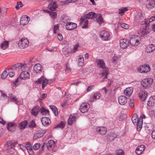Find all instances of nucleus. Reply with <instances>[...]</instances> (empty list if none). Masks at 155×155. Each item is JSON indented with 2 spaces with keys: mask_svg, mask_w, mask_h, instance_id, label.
Returning a JSON list of instances; mask_svg holds the SVG:
<instances>
[{
  "mask_svg": "<svg viewBox=\"0 0 155 155\" xmlns=\"http://www.w3.org/2000/svg\"><path fill=\"white\" fill-rule=\"evenodd\" d=\"M97 66L103 70H108L106 67L105 64L104 60L101 59H97L96 61Z\"/></svg>",
  "mask_w": 155,
  "mask_h": 155,
  "instance_id": "6e6552de",
  "label": "nucleus"
},
{
  "mask_svg": "<svg viewBox=\"0 0 155 155\" xmlns=\"http://www.w3.org/2000/svg\"><path fill=\"white\" fill-rule=\"evenodd\" d=\"M151 30L150 29H148V28H143L141 29L139 31V34L142 37L144 36L145 35L149 34Z\"/></svg>",
  "mask_w": 155,
  "mask_h": 155,
  "instance_id": "4468645a",
  "label": "nucleus"
},
{
  "mask_svg": "<svg viewBox=\"0 0 155 155\" xmlns=\"http://www.w3.org/2000/svg\"><path fill=\"white\" fill-rule=\"evenodd\" d=\"M45 133L46 131L45 130L42 131H38L36 134L34 135V136L33 137V139H37L42 137L45 134Z\"/></svg>",
  "mask_w": 155,
  "mask_h": 155,
  "instance_id": "6ab92c4d",
  "label": "nucleus"
},
{
  "mask_svg": "<svg viewBox=\"0 0 155 155\" xmlns=\"http://www.w3.org/2000/svg\"><path fill=\"white\" fill-rule=\"evenodd\" d=\"M90 105L87 103H84L82 104L80 107L79 110L82 113H84L87 112L90 108Z\"/></svg>",
  "mask_w": 155,
  "mask_h": 155,
  "instance_id": "1a4fd4ad",
  "label": "nucleus"
},
{
  "mask_svg": "<svg viewBox=\"0 0 155 155\" xmlns=\"http://www.w3.org/2000/svg\"><path fill=\"white\" fill-rule=\"evenodd\" d=\"M153 82V79L151 78H145L141 81L142 86L145 89H147L149 87Z\"/></svg>",
  "mask_w": 155,
  "mask_h": 155,
  "instance_id": "20e7f679",
  "label": "nucleus"
},
{
  "mask_svg": "<svg viewBox=\"0 0 155 155\" xmlns=\"http://www.w3.org/2000/svg\"><path fill=\"white\" fill-rule=\"evenodd\" d=\"M117 155H124V152L122 150H119L116 151Z\"/></svg>",
  "mask_w": 155,
  "mask_h": 155,
  "instance_id": "6e6d98bb",
  "label": "nucleus"
},
{
  "mask_svg": "<svg viewBox=\"0 0 155 155\" xmlns=\"http://www.w3.org/2000/svg\"><path fill=\"white\" fill-rule=\"evenodd\" d=\"M40 111V108L38 106H35L31 110V113L35 116L37 115Z\"/></svg>",
  "mask_w": 155,
  "mask_h": 155,
  "instance_id": "bb28decb",
  "label": "nucleus"
},
{
  "mask_svg": "<svg viewBox=\"0 0 155 155\" xmlns=\"http://www.w3.org/2000/svg\"><path fill=\"white\" fill-rule=\"evenodd\" d=\"M119 57H118V56H116L115 55L113 57L112 59V62L114 63H115L116 61V60L118 59Z\"/></svg>",
  "mask_w": 155,
  "mask_h": 155,
  "instance_id": "e2e57ef3",
  "label": "nucleus"
},
{
  "mask_svg": "<svg viewBox=\"0 0 155 155\" xmlns=\"http://www.w3.org/2000/svg\"><path fill=\"white\" fill-rule=\"evenodd\" d=\"M155 103V95L152 96L149 99L147 102V105L150 107L153 106Z\"/></svg>",
  "mask_w": 155,
  "mask_h": 155,
  "instance_id": "a878e982",
  "label": "nucleus"
},
{
  "mask_svg": "<svg viewBox=\"0 0 155 155\" xmlns=\"http://www.w3.org/2000/svg\"><path fill=\"white\" fill-rule=\"evenodd\" d=\"M97 17V14L90 12H89L87 14H85L84 15L81 17L80 18V24H82L86 19H92L94 18H96Z\"/></svg>",
  "mask_w": 155,
  "mask_h": 155,
  "instance_id": "f03ea898",
  "label": "nucleus"
},
{
  "mask_svg": "<svg viewBox=\"0 0 155 155\" xmlns=\"http://www.w3.org/2000/svg\"><path fill=\"white\" fill-rule=\"evenodd\" d=\"M117 135L114 132L109 133L107 136V140L108 141H111L114 140L117 137Z\"/></svg>",
  "mask_w": 155,
  "mask_h": 155,
  "instance_id": "412c9836",
  "label": "nucleus"
},
{
  "mask_svg": "<svg viewBox=\"0 0 155 155\" xmlns=\"http://www.w3.org/2000/svg\"><path fill=\"white\" fill-rule=\"evenodd\" d=\"M77 24L72 22H68L66 25V29L69 30H72L74 29L77 27Z\"/></svg>",
  "mask_w": 155,
  "mask_h": 155,
  "instance_id": "f8f14e48",
  "label": "nucleus"
},
{
  "mask_svg": "<svg viewBox=\"0 0 155 155\" xmlns=\"http://www.w3.org/2000/svg\"><path fill=\"white\" fill-rule=\"evenodd\" d=\"M84 23L82 27V28H86L88 27V20L86 19L84 21Z\"/></svg>",
  "mask_w": 155,
  "mask_h": 155,
  "instance_id": "680f3d73",
  "label": "nucleus"
},
{
  "mask_svg": "<svg viewBox=\"0 0 155 155\" xmlns=\"http://www.w3.org/2000/svg\"><path fill=\"white\" fill-rule=\"evenodd\" d=\"M84 60L82 55L79 56L78 58V64L79 66H82L84 65Z\"/></svg>",
  "mask_w": 155,
  "mask_h": 155,
  "instance_id": "4c0bfd02",
  "label": "nucleus"
},
{
  "mask_svg": "<svg viewBox=\"0 0 155 155\" xmlns=\"http://www.w3.org/2000/svg\"><path fill=\"white\" fill-rule=\"evenodd\" d=\"M128 10V8L126 7L121 9H119V14L122 15L124 12Z\"/></svg>",
  "mask_w": 155,
  "mask_h": 155,
  "instance_id": "09e8293b",
  "label": "nucleus"
},
{
  "mask_svg": "<svg viewBox=\"0 0 155 155\" xmlns=\"http://www.w3.org/2000/svg\"><path fill=\"white\" fill-rule=\"evenodd\" d=\"M47 94H43L42 96L40 97L38 100L40 101L45 99L47 97Z\"/></svg>",
  "mask_w": 155,
  "mask_h": 155,
  "instance_id": "bf43d9fd",
  "label": "nucleus"
},
{
  "mask_svg": "<svg viewBox=\"0 0 155 155\" xmlns=\"http://www.w3.org/2000/svg\"><path fill=\"white\" fill-rule=\"evenodd\" d=\"M133 88L132 87L127 88L124 91V94L127 96L130 95L133 92Z\"/></svg>",
  "mask_w": 155,
  "mask_h": 155,
  "instance_id": "cd10ccee",
  "label": "nucleus"
},
{
  "mask_svg": "<svg viewBox=\"0 0 155 155\" xmlns=\"http://www.w3.org/2000/svg\"><path fill=\"white\" fill-rule=\"evenodd\" d=\"M155 1L154 0H147L146 3V7L149 9H152L154 7Z\"/></svg>",
  "mask_w": 155,
  "mask_h": 155,
  "instance_id": "f3484780",
  "label": "nucleus"
},
{
  "mask_svg": "<svg viewBox=\"0 0 155 155\" xmlns=\"http://www.w3.org/2000/svg\"><path fill=\"white\" fill-rule=\"evenodd\" d=\"M148 94L147 92L144 91H141L139 93V96L141 101H144L146 99Z\"/></svg>",
  "mask_w": 155,
  "mask_h": 155,
  "instance_id": "dca6fc26",
  "label": "nucleus"
},
{
  "mask_svg": "<svg viewBox=\"0 0 155 155\" xmlns=\"http://www.w3.org/2000/svg\"><path fill=\"white\" fill-rule=\"evenodd\" d=\"M8 74H9V75L10 77H13L15 74V73L13 71H9L8 73Z\"/></svg>",
  "mask_w": 155,
  "mask_h": 155,
  "instance_id": "774afa93",
  "label": "nucleus"
},
{
  "mask_svg": "<svg viewBox=\"0 0 155 155\" xmlns=\"http://www.w3.org/2000/svg\"><path fill=\"white\" fill-rule=\"evenodd\" d=\"M100 36L101 39L104 41H108L110 39V33L105 30H102L100 32Z\"/></svg>",
  "mask_w": 155,
  "mask_h": 155,
  "instance_id": "39448f33",
  "label": "nucleus"
},
{
  "mask_svg": "<svg viewBox=\"0 0 155 155\" xmlns=\"http://www.w3.org/2000/svg\"><path fill=\"white\" fill-rule=\"evenodd\" d=\"M143 73L148 72L150 71V67L147 64H144L143 65Z\"/></svg>",
  "mask_w": 155,
  "mask_h": 155,
  "instance_id": "a19ab883",
  "label": "nucleus"
},
{
  "mask_svg": "<svg viewBox=\"0 0 155 155\" xmlns=\"http://www.w3.org/2000/svg\"><path fill=\"white\" fill-rule=\"evenodd\" d=\"M29 44V41L27 38H23L19 41L18 45L20 48H24L28 46Z\"/></svg>",
  "mask_w": 155,
  "mask_h": 155,
  "instance_id": "423d86ee",
  "label": "nucleus"
},
{
  "mask_svg": "<svg viewBox=\"0 0 155 155\" xmlns=\"http://www.w3.org/2000/svg\"><path fill=\"white\" fill-rule=\"evenodd\" d=\"M8 74V73L5 70L1 74V77L3 79H5L7 77Z\"/></svg>",
  "mask_w": 155,
  "mask_h": 155,
  "instance_id": "8fccbe9b",
  "label": "nucleus"
},
{
  "mask_svg": "<svg viewBox=\"0 0 155 155\" xmlns=\"http://www.w3.org/2000/svg\"><path fill=\"white\" fill-rule=\"evenodd\" d=\"M58 24L55 25L54 26V33H56L57 32V31L58 30L59 28Z\"/></svg>",
  "mask_w": 155,
  "mask_h": 155,
  "instance_id": "052dcab7",
  "label": "nucleus"
},
{
  "mask_svg": "<svg viewBox=\"0 0 155 155\" xmlns=\"http://www.w3.org/2000/svg\"><path fill=\"white\" fill-rule=\"evenodd\" d=\"M1 48L4 50L5 49L8 47V42L5 41L2 43L1 45Z\"/></svg>",
  "mask_w": 155,
  "mask_h": 155,
  "instance_id": "79ce46f5",
  "label": "nucleus"
},
{
  "mask_svg": "<svg viewBox=\"0 0 155 155\" xmlns=\"http://www.w3.org/2000/svg\"><path fill=\"white\" fill-rule=\"evenodd\" d=\"M28 126L29 127L32 128L36 127V124L35 121L32 120L28 123Z\"/></svg>",
  "mask_w": 155,
  "mask_h": 155,
  "instance_id": "de8ad7c7",
  "label": "nucleus"
},
{
  "mask_svg": "<svg viewBox=\"0 0 155 155\" xmlns=\"http://www.w3.org/2000/svg\"><path fill=\"white\" fill-rule=\"evenodd\" d=\"M49 9L51 11H55L57 7L56 2H54L52 4L49 5Z\"/></svg>",
  "mask_w": 155,
  "mask_h": 155,
  "instance_id": "e433bc0d",
  "label": "nucleus"
},
{
  "mask_svg": "<svg viewBox=\"0 0 155 155\" xmlns=\"http://www.w3.org/2000/svg\"><path fill=\"white\" fill-rule=\"evenodd\" d=\"M42 66L40 64H36L34 67V71L36 73L41 72L42 71Z\"/></svg>",
  "mask_w": 155,
  "mask_h": 155,
  "instance_id": "b1692460",
  "label": "nucleus"
},
{
  "mask_svg": "<svg viewBox=\"0 0 155 155\" xmlns=\"http://www.w3.org/2000/svg\"><path fill=\"white\" fill-rule=\"evenodd\" d=\"M44 79L43 77H41L38 79L37 81H36L35 82L37 84H40L41 82H42L43 80Z\"/></svg>",
  "mask_w": 155,
  "mask_h": 155,
  "instance_id": "13d9d810",
  "label": "nucleus"
},
{
  "mask_svg": "<svg viewBox=\"0 0 155 155\" xmlns=\"http://www.w3.org/2000/svg\"><path fill=\"white\" fill-rule=\"evenodd\" d=\"M118 100L119 103L121 105H125L127 102V98L124 96H120Z\"/></svg>",
  "mask_w": 155,
  "mask_h": 155,
  "instance_id": "393cba45",
  "label": "nucleus"
},
{
  "mask_svg": "<svg viewBox=\"0 0 155 155\" xmlns=\"http://www.w3.org/2000/svg\"><path fill=\"white\" fill-rule=\"evenodd\" d=\"M65 126V123L63 121H61L59 124L56 125L54 126V128L56 129L60 128L61 129H63Z\"/></svg>",
  "mask_w": 155,
  "mask_h": 155,
  "instance_id": "c9c22d12",
  "label": "nucleus"
},
{
  "mask_svg": "<svg viewBox=\"0 0 155 155\" xmlns=\"http://www.w3.org/2000/svg\"><path fill=\"white\" fill-rule=\"evenodd\" d=\"M103 19L102 16L100 15L97 18L96 20L97 23L99 24H101L103 22Z\"/></svg>",
  "mask_w": 155,
  "mask_h": 155,
  "instance_id": "4d7b16f0",
  "label": "nucleus"
},
{
  "mask_svg": "<svg viewBox=\"0 0 155 155\" xmlns=\"http://www.w3.org/2000/svg\"><path fill=\"white\" fill-rule=\"evenodd\" d=\"M76 117L74 116H71L68 120V123L69 125H71L75 121Z\"/></svg>",
  "mask_w": 155,
  "mask_h": 155,
  "instance_id": "473e14b6",
  "label": "nucleus"
},
{
  "mask_svg": "<svg viewBox=\"0 0 155 155\" xmlns=\"http://www.w3.org/2000/svg\"><path fill=\"white\" fill-rule=\"evenodd\" d=\"M48 81L46 79L43 80L42 82V88L44 89L48 84Z\"/></svg>",
  "mask_w": 155,
  "mask_h": 155,
  "instance_id": "a18cd8bd",
  "label": "nucleus"
},
{
  "mask_svg": "<svg viewBox=\"0 0 155 155\" xmlns=\"http://www.w3.org/2000/svg\"><path fill=\"white\" fill-rule=\"evenodd\" d=\"M50 107L54 113L55 116H57L58 115V110L57 107L53 105H50Z\"/></svg>",
  "mask_w": 155,
  "mask_h": 155,
  "instance_id": "37998d69",
  "label": "nucleus"
},
{
  "mask_svg": "<svg viewBox=\"0 0 155 155\" xmlns=\"http://www.w3.org/2000/svg\"><path fill=\"white\" fill-rule=\"evenodd\" d=\"M101 96V94L100 93L98 92L95 93L90 96L89 101L92 102H94L98 99Z\"/></svg>",
  "mask_w": 155,
  "mask_h": 155,
  "instance_id": "2eb2a0df",
  "label": "nucleus"
},
{
  "mask_svg": "<svg viewBox=\"0 0 155 155\" xmlns=\"http://www.w3.org/2000/svg\"><path fill=\"white\" fill-rule=\"evenodd\" d=\"M8 97L10 99L12 100L13 102H14L15 104H17L18 103V99L13 94L9 93L8 94Z\"/></svg>",
  "mask_w": 155,
  "mask_h": 155,
  "instance_id": "7c9ffc66",
  "label": "nucleus"
},
{
  "mask_svg": "<svg viewBox=\"0 0 155 155\" xmlns=\"http://www.w3.org/2000/svg\"><path fill=\"white\" fill-rule=\"evenodd\" d=\"M47 148L48 150H50L52 147L54 146V142L53 140L49 141L47 143H46Z\"/></svg>",
  "mask_w": 155,
  "mask_h": 155,
  "instance_id": "72a5a7b5",
  "label": "nucleus"
},
{
  "mask_svg": "<svg viewBox=\"0 0 155 155\" xmlns=\"http://www.w3.org/2000/svg\"><path fill=\"white\" fill-rule=\"evenodd\" d=\"M29 77L30 74L27 71H22L19 77L14 82V84L16 86H17L20 84L21 81V80H25L28 78Z\"/></svg>",
  "mask_w": 155,
  "mask_h": 155,
  "instance_id": "f257e3e1",
  "label": "nucleus"
},
{
  "mask_svg": "<svg viewBox=\"0 0 155 155\" xmlns=\"http://www.w3.org/2000/svg\"><path fill=\"white\" fill-rule=\"evenodd\" d=\"M40 144L39 143H36L33 146V148L35 150H37L40 147Z\"/></svg>",
  "mask_w": 155,
  "mask_h": 155,
  "instance_id": "603ef678",
  "label": "nucleus"
},
{
  "mask_svg": "<svg viewBox=\"0 0 155 155\" xmlns=\"http://www.w3.org/2000/svg\"><path fill=\"white\" fill-rule=\"evenodd\" d=\"M109 73V72L108 70H103L101 73V75L102 77L105 76V77L101 80V82H104L105 79H107V75Z\"/></svg>",
  "mask_w": 155,
  "mask_h": 155,
  "instance_id": "c85d7f7f",
  "label": "nucleus"
},
{
  "mask_svg": "<svg viewBox=\"0 0 155 155\" xmlns=\"http://www.w3.org/2000/svg\"><path fill=\"white\" fill-rule=\"evenodd\" d=\"M134 100L133 99H130V102L129 103V106L131 108H133L134 107Z\"/></svg>",
  "mask_w": 155,
  "mask_h": 155,
  "instance_id": "864d4df0",
  "label": "nucleus"
},
{
  "mask_svg": "<svg viewBox=\"0 0 155 155\" xmlns=\"http://www.w3.org/2000/svg\"><path fill=\"white\" fill-rule=\"evenodd\" d=\"M17 124L14 123H8L7 124V128L10 131L12 132L15 130V127H17Z\"/></svg>",
  "mask_w": 155,
  "mask_h": 155,
  "instance_id": "a211bd4d",
  "label": "nucleus"
},
{
  "mask_svg": "<svg viewBox=\"0 0 155 155\" xmlns=\"http://www.w3.org/2000/svg\"><path fill=\"white\" fill-rule=\"evenodd\" d=\"M150 22H151L150 21V20H147L145 18V20H144L143 21H142V22L141 23H140L141 25H143L145 24V27L146 28H148V26L149 25V24Z\"/></svg>",
  "mask_w": 155,
  "mask_h": 155,
  "instance_id": "49530a36",
  "label": "nucleus"
},
{
  "mask_svg": "<svg viewBox=\"0 0 155 155\" xmlns=\"http://www.w3.org/2000/svg\"><path fill=\"white\" fill-rule=\"evenodd\" d=\"M120 26L122 28L127 29L129 28V25L128 24L125 23H121L120 24Z\"/></svg>",
  "mask_w": 155,
  "mask_h": 155,
  "instance_id": "3c124183",
  "label": "nucleus"
},
{
  "mask_svg": "<svg viewBox=\"0 0 155 155\" xmlns=\"http://www.w3.org/2000/svg\"><path fill=\"white\" fill-rule=\"evenodd\" d=\"M132 121L133 123L135 124L138 122H139V118H138V116L137 114H134L131 118Z\"/></svg>",
  "mask_w": 155,
  "mask_h": 155,
  "instance_id": "2f4dec72",
  "label": "nucleus"
},
{
  "mask_svg": "<svg viewBox=\"0 0 155 155\" xmlns=\"http://www.w3.org/2000/svg\"><path fill=\"white\" fill-rule=\"evenodd\" d=\"M137 37L135 36H132L129 41V43L131 46H137L139 44V40L137 38Z\"/></svg>",
  "mask_w": 155,
  "mask_h": 155,
  "instance_id": "9d476101",
  "label": "nucleus"
},
{
  "mask_svg": "<svg viewBox=\"0 0 155 155\" xmlns=\"http://www.w3.org/2000/svg\"><path fill=\"white\" fill-rule=\"evenodd\" d=\"M30 21L29 17L26 15L23 16L21 17L20 20L21 25H27Z\"/></svg>",
  "mask_w": 155,
  "mask_h": 155,
  "instance_id": "ddd939ff",
  "label": "nucleus"
},
{
  "mask_svg": "<svg viewBox=\"0 0 155 155\" xmlns=\"http://www.w3.org/2000/svg\"><path fill=\"white\" fill-rule=\"evenodd\" d=\"M25 147L28 152H30L31 154L32 153L33 150L31 143L30 142H28L27 143Z\"/></svg>",
  "mask_w": 155,
  "mask_h": 155,
  "instance_id": "f704fd0d",
  "label": "nucleus"
},
{
  "mask_svg": "<svg viewBox=\"0 0 155 155\" xmlns=\"http://www.w3.org/2000/svg\"><path fill=\"white\" fill-rule=\"evenodd\" d=\"M129 44V41L128 39H123L120 41V45L121 48L124 49L126 48Z\"/></svg>",
  "mask_w": 155,
  "mask_h": 155,
  "instance_id": "9b49d317",
  "label": "nucleus"
},
{
  "mask_svg": "<svg viewBox=\"0 0 155 155\" xmlns=\"http://www.w3.org/2000/svg\"><path fill=\"white\" fill-rule=\"evenodd\" d=\"M71 18L66 15H63L62 16L61 20L64 23H67L68 21L70 20Z\"/></svg>",
  "mask_w": 155,
  "mask_h": 155,
  "instance_id": "ea45409f",
  "label": "nucleus"
},
{
  "mask_svg": "<svg viewBox=\"0 0 155 155\" xmlns=\"http://www.w3.org/2000/svg\"><path fill=\"white\" fill-rule=\"evenodd\" d=\"M28 124V121L25 120L19 124V127L20 129H23Z\"/></svg>",
  "mask_w": 155,
  "mask_h": 155,
  "instance_id": "58836bf2",
  "label": "nucleus"
},
{
  "mask_svg": "<svg viewBox=\"0 0 155 155\" xmlns=\"http://www.w3.org/2000/svg\"><path fill=\"white\" fill-rule=\"evenodd\" d=\"M53 11H51L50 13V16L52 18L54 19L56 17L57 13L55 12H53Z\"/></svg>",
  "mask_w": 155,
  "mask_h": 155,
  "instance_id": "5fc2aeb1",
  "label": "nucleus"
},
{
  "mask_svg": "<svg viewBox=\"0 0 155 155\" xmlns=\"http://www.w3.org/2000/svg\"><path fill=\"white\" fill-rule=\"evenodd\" d=\"M41 121L43 125L45 126H48L51 123L50 119L47 117H43L41 119Z\"/></svg>",
  "mask_w": 155,
  "mask_h": 155,
  "instance_id": "aec40b11",
  "label": "nucleus"
},
{
  "mask_svg": "<svg viewBox=\"0 0 155 155\" xmlns=\"http://www.w3.org/2000/svg\"><path fill=\"white\" fill-rule=\"evenodd\" d=\"M66 70L67 71L70 70L71 69V68L69 67V62H67L66 64Z\"/></svg>",
  "mask_w": 155,
  "mask_h": 155,
  "instance_id": "0e129e2a",
  "label": "nucleus"
},
{
  "mask_svg": "<svg viewBox=\"0 0 155 155\" xmlns=\"http://www.w3.org/2000/svg\"><path fill=\"white\" fill-rule=\"evenodd\" d=\"M25 65L23 63H18L10 66L9 68L10 70L18 71L21 70V71L25 69Z\"/></svg>",
  "mask_w": 155,
  "mask_h": 155,
  "instance_id": "7ed1b4c3",
  "label": "nucleus"
},
{
  "mask_svg": "<svg viewBox=\"0 0 155 155\" xmlns=\"http://www.w3.org/2000/svg\"><path fill=\"white\" fill-rule=\"evenodd\" d=\"M145 20V18L142 14L140 12H136L135 14L134 21L136 22H139L140 24L143 21Z\"/></svg>",
  "mask_w": 155,
  "mask_h": 155,
  "instance_id": "0eeeda50",
  "label": "nucleus"
},
{
  "mask_svg": "<svg viewBox=\"0 0 155 155\" xmlns=\"http://www.w3.org/2000/svg\"><path fill=\"white\" fill-rule=\"evenodd\" d=\"M155 50V45L154 44H151L147 47L146 51L148 53H151Z\"/></svg>",
  "mask_w": 155,
  "mask_h": 155,
  "instance_id": "c756f323",
  "label": "nucleus"
},
{
  "mask_svg": "<svg viewBox=\"0 0 155 155\" xmlns=\"http://www.w3.org/2000/svg\"><path fill=\"white\" fill-rule=\"evenodd\" d=\"M135 124L137 125V130L138 131H140L142 127L143 122L139 120V122H137V123Z\"/></svg>",
  "mask_w": 155,
  "mask_h": 155,
  "instance_id": "c03bdc74",
  "label": "nucleus"
},
{
  "mask_svg": "<svg viewBox=\"0 0 155 155\" xmlns=\"http://www.w3.org/2000/svg\"><path fill=\"white\" fill-rule=\"evenodd\" d=\"M143 66L142 65L140 66L139 67L137 68V70L138 71L141 73H143Z\"/></svg>",
  "mask_w": 155,
  "mask_h": 155,
  "instance_id": "69168bd1",
  "label": "nucleus"
},
{
  "mask_svg": "<svg viewBox=\"0 0 155 155\" xmlns=\"http://www.w3.org/2000/svg\"><path fill=\"white\" fill-rule=\"evenodd\" d=\"M146 118V116L145 115L143 114H141L139 117L140 121L143 122V119H144Z\"/></svg>",
  "mask_w": 155,
  "mask_h": 155,
  "instance_id": "338daca9",
  "label": "nucleus"
},
{
  "mask_svg": "<svg viewBox=\"0 0 155 155\" xmlns=\"http://www.w3.org/2000/svg\"><path fill=\"white\" fill-rule=\"evenodd\" d=\"M96 130L99 134L104 135L105 134L107 131L106 128L104 127H98L97 128Z\"/></svg>",
  "mask_w": 155,
  "mask_h": 155,
  "instance_id": "5701e85b",
  "label": "nucleus"
},
{
  "mask_svg": "<svg viewBox=\"0 0 155 155\" xmlns=\"http://www.w3.org/2000/svg\"><path fill=\"white\" fill-rule=\"evenodd\" d=\"M145 146L143 145L138 146L135 152L138 155H140L145 149Z\"/></svg>",
  "mask_w": 155,
  "mask_h": 155,
  "instance_id": "4be33fe9",
  "label": "nucleus"
}]
</instances>
